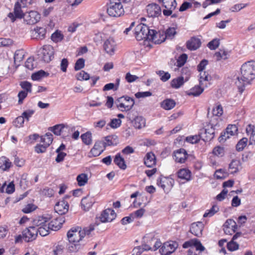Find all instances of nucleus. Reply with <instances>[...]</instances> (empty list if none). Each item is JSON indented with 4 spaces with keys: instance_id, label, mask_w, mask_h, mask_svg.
<instances>
[{
    "instance_id": "nucleus-1",
    "label": "nucleus",
    "mask_w": 255,
    "mask_h": 255,
    "mask_svg": "<svg viewBox=\"0 0 255 255\" xmlns=\"http://www.w3.org/2000/svg\"><path fill=\"white\" fill-rule=\"evenodd\" d=\"M254 79H255V62L249 61L242 65L241 76L237 77L235 84L240 92H242L245 85L250 84Z\"/></svg>"
},
{
    "instance_id": "nucleus-2",
    "label": "nucleus",
    "mask_w": 255,
    "mask_h": 255,
    "mask_svg": "<svg viewBox=\"0 0 255 255\" xmlns=\"http://www.w3.org/2000/svg\"><path fill=\"white\" fill-rule=\"evenodd\" d=\"M34 3V0H17L15 2L13 12H9L7 16L11 22H14L16 17H21L22 14V8L28 7Z\"/></svg>"
},
{
    "instance_id": "nucleus-3",
    "label": "nucleus",
    "mask_w": 255,
    "mask_h": 255,
    "mask_svg": "<svg viewBox=\"0 0 255 255\" xmlns=\"http://www.w3.org/2000/svg\"><path fill=\"white\" fill-rule=\"evenodd\" d=\"M184 249L190 248L188 251V255H200L201 252L205 250L200 242L197 239H192L185 242L183 245Z\"/></svg>"
},
{
    "instance_id": "nucleus-4",
    "label": "nucleus",
    "mask_w": 255,
    "mask_h": 255,
    "mask_svg": "<svg viewBox=\"0 0 255 255\" xmlns=\"http://www.w3.org/2000/svg\"><path fill=\"white\" fill-rule=\"evenodd\" d=\"M48 219H50V218L42 216L33 221L34 225L38 229L37 233H39L41 236L44 237L48 235L49 230H51L48 223Z\"/></svg>"
},
{
    "instance_id": "nucleus-5",
    "label": "nucleus",
    "mask_w": 255,
    "mask_h": 255,
    "mask_svg": "<svg viewBox=\"0 0 255 255\" xmlns=\"http://www.w3.org/2000/svg\"><path fill=\"white\" fill-rule=\"evenodd\" d=\"M107 11L110 16L113 17L120 16L125 12L122 2L119 0H110Z\"/></svg>"
},
{
    "instance_id": "nucleus-6",
    "label": "nucleus",
    "mask_w": 255,
    "mask_h": 255,
    "mask_svg": "<svg viewBox=\"0 0 255 255\" xmlns=\"http://www.w3.org/2000/svg\"><path fill=\"white\" fill-rule=\"evenodd\" d=\"M212 113L213 115V117L211 118L209 123V125L211 126V129H210V131H208V134H210L211 135H212V138H213L214 136L215 130L217 129V128L219 127L218 118H215L214 116L219 117L222 116L223 113V110L221 105H216V106L212 110Z\"/></svg>"
},
{
    "instance_id": "nucleus-7",
    "label": "nucleus",
    "mask_w": 255,
    "mask_h": 255,
    "mask_svg": "<svg viewBox=\"0 0 255 255\" xmlns=\"http://www.w3.org/2000/svg\"><path fill=\"white\" fill-rule=\"evenodd\" d=\"M117 108L122 112L130 110L134 105L133 98L128 96H124L118 98L116 101Z\"/></svg>"
},
{
    "instance_id": "nucleus-8",
    "label": "nucleus",
    "mask_w": 255,
    "mask_h": 255,
    "mask_svg": "<svg viewBox=\"0 0 255 255\" xmlns=\"http://www.w3.org/2000/svg\"><path fill=\"white\" fill-rule=\"evenodd\" d=\"M40 14L35 10H30L24 13L22 11V16L16 17V19L23 18L24 21L27 24H34L40 19Z\"/></svg>"
},
{
    "instance_id": "nucleus-9",
    "label": "nucleus",
    "mask_w": 255,
    "mask_h": 255,
    "mask_svg": "<svg viewBox=\"0 0 255 255\" xmlns=\"http://www.w3.org/2000/svg\"><path fill=\"white\" fill-rule=\"evenodd\" d=\"M83 233L81 228L79 227H73L67 233V237L69 243H79L83 238Z\"/></svg>"
},
{
    "instance_id": "nucleus-10",
    "label": "nucleus",
    "mask_w": 255,
    "mask_h": 255,
    "mask_svg": "<svg viewBox=\"0 0 255 255\" xmlns=\"http://www.w3.org/2000/svg\"><path fill=\"white\" fill-rule=\"evenodd\" d=\"M174 184V180L171 177L161 176L157 179V185L166 193L170 191Z\"/></svg>"
},
{
    "instance_id": "nucleus-11",
    "label": "nucleus",
    "mask_w": 255,
    "mask_h": 255,
    "mask_svg": "<svg viewBox=\"0 0 255 255\" xmlns=\"http://www.w3.org/2000/svg\"><path fill=\"white\" fill-rule=\"evenodd\" d=\"M152 29H149L147 25L144 24L138 25L135 28V37L137 40L148 39Z\"/></svg>"
},
{
    "instance_id": "nucleus-12",
    "label": "nucleus",
    "mask_w": 255,
    "mask_h": 255,
    "mask_svg": "<svg viewBox=\"0 0 255 255\" xmlns=\"http://www.w3.org/2000/svg\"><path fill=\"white\" fill-rule=\"evenodd\" d=\"M41 58L46 63L50 62L54 58V49L50 45H44L41 48Z\"/></svg>"
},
{
    "instance_id": "nucleus-13",
    "label": "nucleus",
    "mask_w": 255,
    "mask_h": 255,
    "mask_svg": "<svg viewBox=\"0 0 255 255\" xmlns=\"http://www.w3.org/2000/svg\"><path fill=\"white\" fill-rule=\"evenodd\" d=\"M178 246L177 242L170 241L164 243L160 249L159 251L162 255H168L173 253Z\"/></svg>"
},
{
    "instance_id": "nucleus-14",
    "label": "nucleus",
    "mask_w": 255,
    "mask_h": 255,
    "mask_svg": "<svg viewBox=\"0 0 255 255\" xmlns=\"http://www.w3.org/2000/svg\"><path fill=\"white\" fill-rule=\"evenodd\" d=\"M116 216L113 209L108 208L102 212L98 218L102 223L111 222L116 218Z\"/></svg>"
},
{
    "instance_id": "nucleus-15",
    "label": "nucleus",
    "mask_w": 255,
    "mask_h": 255,
    "mask_svg": "<svg viewBox=\"0 0 255 255\" xmlns=\"http://www.w3.org/2000/svg\"><path fill=\"white\" fill-rule=\"evenodd\" d=\"M37 230L35 226H30L25 229L23 231V240L26 242L35 240L37 235Z\"/></svg>"
},
{
    "instance_id": "nucleus-16",
    "label": "nucleus",
    "mask_w": 255,
    "mask_h": 255,
    "mask_svg": "<svg viewBox=\"0 0 255 255\" xmlns=\"http://www.w3.org/2000/svg\"><path fill=\"white\" fill-rule=\"evenodd\" d=\"M166 39V37H164V31H156L155 30H151L148 39L149 41L155 44H160L164 42Z\"/></svg>"
},
{
    "instance_id": "nucleus-17",
    "label": "nucleus",
    "mask_w": 255,
    "mask_h": 255,
    "mask_svg": "<svg viewBox=\"0 0 255 255\" xmlns=\"http://www.w3.org/2000/svg\"><path fill=\"white\" fill-rule=\"evenodd\" d=\"M146 12L149 17H158L161 13V10L160 6L154 3H150L146 6Z\"/></svg>"
},
{
    "instance_id": "nucleus-18",
    "label": "nucleus",
    "mask_w": 255,
    "mask_h": 255,
    "mask_svg": "<svg viewBox=\"0 0 255 255\" xmlns=\"http://www.w3.org/2000/svg\"><path fill=\"white\" fill-rule=\"evenodd\" d=\"M207 65V60L204 59L201 61L197 66V69L200 72L199 75V84L201 85H204V83L207 81V75L205 72H203V70L205 68L206 66Z\"/></svg>"
},
{
    "instance_id": "nucleus-19",
    "label": "nucleus",
    "mask_w": 255,
    "mask_h": 255,
    "mask_svg": "<svg viewBox=\"0 0 255 255\" xmlns=\"http://www.w3.org/2000/svg\"><path fill=\"white\" fill-rule=\"evenodd\" d=\"M237 229L236 222L233 219H228L223 225V230L227 235H231L235 233Z\"/></svg>"
},
{
    "instance_id": "nucleus-20",
    "label": "nucleus",
    "mask_w": 255,
    "mask_h": 255,
    "mask_svg": "<svg viewBox=\"0 0 255 255\" xmlns=\"http://www.w3.org/2000/svg\"><path fill=\"white\" fill-rule=\"evenodd\" d=\"M174 159L176 162L184 163L188 158V154L185 149L180 148L174 151Z\"/></svg>"
},
{
    "instance_id": "nucleus-21",
    "label": "nucleus",
    "mask_w": 255,
    "mask_h": 255,
    "mask_svg": "<svg viewBox=\"0 0 255 255\" xmlns=\"http://www.w3.org/2000/svg\"><path fill=\"white\" fill-rule=\"evenodd\" d=\"M69 204L65 200H62L58 202L54 207V210L59 215L65 214L69 210Z\"/></svg>"
},
{
    "instance_id": "nucleus-22",
    "label": "nucleus",
    "mask_w": 255,
    "mask_h": 255,
    "mask_svg": "<svg viewBox=\"0 0 255 255\" xmlns=\"http://www.w3.org/2000/svg\"><path fill=\"white\" fill-rule=\"evenodd\" d=\"M49 220L48 219V225H49V227L51 228V230L53 231L59 230L65 222L64 218L61 216H59L52 219L50 222Z\"/></svg>"
},
{
    "instance_id": "nucleus-23",
    "label": "nucleus",
    "mask_w": 255,
    "mask_h": 255,
    "mask_svg": "<svg viewBox=\"0 0 255 255\" xmlns=\"http://www.w3.org/2000/svg\"><path fill=\"white\" fill-rule=\"evenodd\" d=\"M204 224L201 222L192 223L190 228V232L194 236L200 237L202 235Z\"/></svg>"
},
{
    "instance_id": "nucleus-24",
    "label": "nucleus",
    "mask_w": 255,
    "mask_h": 255,
    "mask_svg": "<svg viewBox=\"0 0 255 255\" xmlns=\"http://www.w3.org/2000/svg\"><path fill=\"white\" fill-rule=\"evenodd\" d=\"M207 129L206 128H202L200 129V132L198 134L194 135H190L186 137L185 140L192 144H194L198 142L201 139L205 141L203 133L206 135Z\"/></svg>"
},
{
    "instance_id": "nucleus-25",
    "label": "nucleus",
    "mask_w": 255,
    "mask_h": 255,
    "mask_svg": "<svg viewBox=\"0 0 255 255\" xmlns=\"http://www.w3.org/2000/svg\"><path fill=\"white\" fill-rule=\"evenodd\" d=\"M103 46L106 53L113 55L116 50V44L113 38H109L105 41Z\"/></svg>"
},
{
    "instance_id": "nucleus-26",
    "label": "nucleus",
    "mask_w": 255,
    "mask_h": 255,
    "mask_svg": "<svg viewBox=\"0 0 255 255\" xmlns=\"http://www.w3.org/2000/svg\"><path fill=\"white\" fill-rule=\"evenodd\" d=\"M201 44L200 39L192 37L186 42V47L190 50H195L200 47Z\"/></svg>"
},
{
    "instance_id": "nucleus-27",
    "label": "nucleus",
    "mask_w": 255,
    "mask_h": 255,
    "mask_svg": "<svg viewBox=\"0 0 255 255\" xmlns=\"http://www.w3.org/2000/svg\"><path fill=\"white\" fill-rule=\"evenodd\" d=\"M156 159L155 154L152 152H147L144 158V163L147 167H153L155 165Z\"/></svg>"
},
{
    "instance_id": "nucleus-28",
    "label": "nucleus",
    "mask_w": 255,
    "mask_h": 255,
    "mask_svg": "<svg viewBox=\"0 0 255 255\" xmlns=\"http://www.w3.org/2000/svg\"><path fill=\"white\" fill-rule=\"evenodd\" d=\"M177 176L181 180L187 182L191 180V172L186 168L180 169L177 172Z\"/></svg>"
},
{
    "instance_id": "nucleus-29",
    "label": "nucleus",
    "mask_w": 255,
    "mask_h": 255,
    "mask_svg": "<svg viewBox=\"0 0 255 255\" xmlns=\"http://www.w3.org/2000/svg\"><path fill=\"white\" fill-rule=\"evenodd\" d=\"M46 30L43 27H36L33 32V36L37 39H43L45 37Z\"/></svg>"
},
{
    "instance_id": "nucleus-30",
    "label": "nucleus",
    "mask_w": 255,
    "mask_h": 255,
    "mask_svg": "<svg viewBox=\"0 0 255 255\" xmlns=\"http://www.w3.org/2000/svg\"><path fill=\"white\" fill-rule=\"evenodd\" d=\"M94 201L93 198L88 195L86 197L83 198L81 200L82 207L85 211H88L93 206Z\"/></svg>"
},
{
    "instance_id": "nucleus-31",
    "label": "nucleus",
    "mask_w": 255,
    "mask_h": 255,
    "mask_svg": "<svg viewBox=\"0 0 255 255\" xmlns=\"http://www.w3.org/2000/svg\"><path fill=\"white\" fill-rule=\"evenodd\" d=\"M242 168L240 160L233 159L229 165V169L231 174L238 172Z\"/></svg>"
},
{
    "instance_id": "nucleus-32",
    "label": "nucleus",
    "mask_w": 255,
    "mask_h": 255,
    "mask_svg": "<svg viewBox=\"0 0 255 255\" xmlns=\"http://www.w3.org/2000/svg\"><path fill=\"white\" fill-rule=\"evenodd\" d=\"M11 166L12 162L8 158L5 156L0 157V169L2 171H8Z\"/></svg>"
},
{
    "instance_id": "nucleus-33",
    "label": "nucleus",
    "mask_w": 255,
    "mask_h": 255,
    "mask_svg": "<svg viewBox=\"0 0 255 255\" xmlns=\"http://www.w3.org/2000/svg\"><path fill=\"white\" fill-rule=\"evenodd\" d=\"M175 101L171 99H166L160 103V107L165 110H170L175 107Z\"/></svg>"
},
{
    "instance_id": "nucleus-34",
    "label": "nucleus",
    "mask_w": 255,
    "mask_h": 255,
    "mask_svg": "<svg viewBox=\"0 0 255 255\" xmlns=\"http://www.w3.org/2000/svg\"><path fill=\"white\" fill-rule=\"evenodd\" d=\"M119 143L118 137L115 135H110L105 137L104 146H115Z\"/></svg>"
},
{
    "instance_id": "nucleus-35",
    "label": "nucleus",
    "mask_w": 255,
    "mask_h": 255,
    "mask_svg": "<svg viewBox=\"0 0 255 255\" xmlns=\"http://www.w3.org/2000/svg\"><path fill=\"white\" fill-rule=\"evenodd\" d=\"M114 163L117 165L120 169L125 170L127 168V165L125 160L122 157L120 153H117L114 159Z\"/></svg>"
},
{
    "instance_id": "nucleus-36",
    "label": "nucleus",
    "mask_w": 255,
    "mask_h": 255,
    "mask_svg": "<svg viewBox=\"0 0 255 255\" xmlns=\"http://www.w3.org/2000/svg\"><path fill=\"white\" fill-rule=\"evenodd\" d=\"M228 58V53L224 49H220L213 55V58L216 61L226 60Z\"/></svg>"
},
{
    "instance_id": "nucleus-37",
    "label": "nucleus",
    "mask_w": 255,
    "mask_h": 255,
    "mask_svg": "<svg viewBox=\"0 0 255 255\" xmlns=\"http://www.w3.org/2000/svg\"><path fill=\"white\" fill-rule=\"evenodd\" d=\"M145 119L141 116H137L133 121V125L137 129H140L145 127Z\"/></svg>"
},
{
    "instance_id": "nucleus-38",
    "label": "nucleus",
    "mask_w": 255,
    "mask_h": 255,
    "mask_svg": "<svg viewBox=\"0 0 255 255\" xmlns=\"http://www.w3.org/2000/svg\"><path fill=\"white\" fill-rule=\"evenodd\" d=\"M246 132L250 135V142L251 144L255 143V126L249 125L246 128Z\"/></svg>"
},
{
    "instance_id": "nucleus-39",
    "label": "nucleus",
    "mask_w": 255,
    "mask_h": 255,
    "mask_svg": "<svg viewBox=\"0 0 255 255\" xmlns=\"http://www.w3.org/2000/svg\"><path fill=\"white\" fill-rule=\"evenodd\" d=\"M24 57V51L22 49L17 50L14 55V61L15 64L19 65Z\"/></svg>"
},
{
    "instance_id": "nucleus-40",
    "label": "nucleus",
    "mask_w": 255,
    "mask_h": 255,
    "mask_svg": "<svg viewBox=\"0 0 255 255\" xmlns=\"http://www.w3.org/2000/svg\"><path fill=\"white\" fill-rule=\"evenodd\" d=\"M53 140V138L52 133L47 132L45 135L41 136L40 141L48 147L52 143Z\"/></svg>"
},
{
    "instance_id": "nucleus-41",
    "label": "nucleus",
    "mask_w": 255,
    "mask_h": 255,
    "mask_svg": "<svg viewBox=\"0 0 255 255\" xmlns=\"http://www.w3.org/2000/svg\"><path fill=\"white\" fill-rule=\"evenodd\" d=\"M184 83V78L182 76L173 79L170 82L171 87L174 89H178Z\"/></svg>"
},
{
    "instance_id": "nucleus-42",
    "label": "nucleus",
    "mask_w": 255,
    "mask_h": 255,
    "mask_svg": "<svg viewBox=\"0 0 255 255\" xmlns=\"http://www.w3.org/2000/svg\"><path fill=\"white\" fill-rule=\"evenodd\" d=\"M202 85L195 86L191 88L188 92L187 95L189 96H198L200 95L203 91V89L201 87Z\"/></svg>"
},
{
    "instance_id": "nucleus-43",
    "label": "nucleus",
    "mask_w": 255,
    "mask_h": 255,
    "mask_svg": "<svg viewBox=\"0 0 255 255\" xmlns=\"http://www.w3.org/2000/svg\"><path fill=\"white\" fill-rule=\"evenodd\" d=\"M103 149L98 144H95L94 147L91 149L90 154L92 156L96 157L100 155L103 152Z\"/></svg>"
},
{
    "instance_id": "nucleus-44",
    "label": "nucleus",
    "mask_w": 255,
    "mask_h": 255,
    "mask_svg": "<svg viewBox=\"0 0 255 255\" xmlns=\"http://www.w3.org/2000/svg\"><path fill=\"white\" fill-rule=\"evenodd\" d=\"M76 180L78 182V185L79 186H82L87 183L88 178L86 174L81 173L77 176Z\"/></svg>"
},
{
    "instance_id": "nucleus-45",
    "label": "nucleus",
    "mask_w": 255,
    "mask_h": 255,
    "mask_svg": "<svg viewBox=\"0 0 255 255\" xmlns=\"http://www.w3.org/2000/svg\"><path fill=\"white\" fill-rule=\"evenodd\" d=\"M176 33V28L175 27H169L164 32V37H166V39H172L174 38Z\"/></svg>"
},
{
    "instance_id": "nucleus-46",
    "label": "nucleus",
    "mask_w": 255,
    "mask_h": 255,
    "mask_svg": "<svg viewBox=\"0 0 255 255\" xmlns=\"http://www.w3.org/2000/svg\"><path fill=\"white\" fill-rule=\"evenodd\" d=\"M188 56L185 53H183L180 55L176 60V66L178 67H181L183 66L187 62Z\"/></svg>"
},
{
    "instance_id": "nucleus-47",
    "label": "nucleus",
    "mask_w": 255,
    "mask_h": 255,
    "mask_svg": "<svg viewBox=\"0 0 255 255\" xmlns=\"http://www.w3.org/2000/svg\"><path fill=\"white\" fill-rule=\"evenodd\" d=\"M81 138L82 141L87 145L92 143V134L90 131H87L81 135Z\"/></svg>"
},
{
    "instance_id": "nucleus-48",
    "label": "nucleus",
    "mask_w": 255,
    "mask_h": 255,
    "mask_svg": "<svg viewBox=\"0 0 255 255\" xmlns=\"http://www.w3.org/2000/svg\"><path fill=\"white\" fill-rule=\"evenodd\" d=\"M19 85L23 89V91H25L27 93H31L32 92V84L27 81H22L20 83Z\"/></svg>"
},
{
    "instance_id": "nucleus-49",
    "label": "nucleus",
    "mask_w": 255,
    "mask_h": 255,
    "mask_svg": "<svg viewBox=\"0 0 255 255\" xmlns=\"http://www.w3.org/2000/svg\"><path fill=\"white\" fill-rule=\"evenodd\" d=\"M64 36L60 31L56 30L52 34L51 36V40L54 42L57 43L61 41L63 39Z\"/></svg>"
},
{
    "instance_id": "nucleus-50",
    "label": "nucleus",
    "mask_w": 255,
    "mask_h": 255,
    "mask_svg": "<svg viewBox=\"0 0 255 255\" xmlns=\"http://www.w3.org/2000/svg\"><path fill=\"white\" fill-rule=\"evenodd\" d=\"M64 128L63 124L56 125L49 128V129L52 131L55 135H60L61 134L62 129Z\"/></svg>"
},
{
    "instance_id": "nucleus-51",
    "label": "nucleus",
    "mask_w": 255,
    "mask_h": 255,
    "mask_svg": "<svg viewBox=\"0 0 255 255\" xmlns=\"http://www.w3.org/2000/svg\"><path fill=\"white\" fill-rule=\"evenodd\" d=\"M238 128L235 125H229L226 129V134H228L230 136L237 134Z\"/></svg>"
},
{
    "instance_id": "nucleus-52",
    "label": "nucleus",
    "mask_w": 255,
    "mask_h": 255,
    "mask_svg": "<svg viewBox=\"0 0 255 255\" xmlns=\"http://www.w3.org/2000/svg\"><path fill=\"white\" fill-rule=\"evenodd\" d=\"M96 226V224H91L88 227L84 228L83 229H81L82 232L83 233V237L84 238L86 236H90L92 235V233L95 230V227Z\"/></svg>"
},
{
    "instance_id": "nucleus-53",
    "label": "nucleus",
    "mask_w": 255,
    "mask_h": 255,
    "mask_svg": "<svg viewBox=\"0 0 255 255\" xmlns=\"http://www.w3.org/2000/svg\"><path fill=\"white\" fill-rule=\"evenodd\" d=\"M24 123V119L22 115L17 117L13 122V126L18 128L23 127Z\"/></svg>"
},
{
    "instance_id": "nucleus-54",
    "label": "nucleus",
    "mask_w": 255,
    "mask_h": 255,
    "mask_svg": "<svg viewBox=\"0 0 255 255\" xmlns=\"http://www.w3.org/2000/svg\"><path fill=\"white\" fill-rule=\"evenodd\" d=\"M248 139L246 137L242 138L237 143L236 149L238 151H242L247 145Z\"/></svg>"
},
{
    "instance_id": "nucleus-55",
    "label": "nucleus",
    "mask_w": 255,
    "mask_h": 255,
    "mask_svg": "<svg viewBox=\"0 0 255 255\" xmlns=\"http://www.w3.org/2000/svg\"><path fill=\"white\" fill-rule=\"evenodd\" d=\"M220 43L219 39L214 38L210 42H208V48L211 50H215L219 47Z\"/></svg>"
},
{
    "instance_id": "nucleus-56",
    "label": "nucleus",
    "mask_w": 255,
    "mask_h": 255,
    "mask_svg": "<svg viewBox=\"0 0 255 255\" xmlns=\"http://www.w3.org/2000/svg\"><path fill=\"white\" fill-rule=\"evenodd\" d=\"M76 78L78 80H88L90 79V75L84 71H81L76 75Z\"/></svg>"
},
{
    "instance_id": "nucleus-57",
    "label": "nucleus",
    "mask_w": 255,
    "mask_h": 255,
    "mask_svg": "<svg viewBox=\"0 0 255 255\" xmlns=\"http://www.w3.org/2000/svg\"><path fill=\"white\" fill-rule=\"evenodd\" d=\"M214 175L217 179H223L228 176V173L225 169H220L216 170Z\"/></svg>"
},
{
    "instance_id": "nucleus-58",
    "label": "nucleus",
    "mask_w": 255,
    "mask_h": 255,
    "mask_svg": "<svg viewBox=\"0 0 255 255\" xmlns=\"http://www.w3.org/2000/svg\"><path fill=\"white\" fill-rule=\"evenodd\" d=\"M46 75V72L43 70H40L32 74L31 79L33 80H39Z\"/></svg>"
},
{
    "instance_id": "nucleus-59",
    "label": "nucleus",
    "mask_w": 255,
    "mask_h": 255,
    "mask_svg": "<svg viewBox=\"0 0 255 255\" xmlns=\"http://www.w3.org/2000/svg\"><path fill=\"white\" fill-rule=\"evenodd\" d=\"M25 66L29 70H33L36 66L33 58H28L25 63Z\"/></svg>"
},
{
    "instance_id": "nucleus-60",
    "label": "nucleus",
    "mask_w": 255,
    "mask_h": 255,
    "mask_svg": "<svg viewBox=\"0 0 255 255\" xmlns=\"http://www.w3.org/2000/svg\"><path fill=\"white\" fill-rule=\"evenodd\" d=\"M122 121L120 119H113L108 124V126L112 128H117L120 127Z\"/></svg>"
},
{
    "instance_id": "nucleus-61",
    "label": "nucleus",
    "mask_w": 255,
    "mask_h": 255,
    "mask_svg": "<svg viewBox=\"0 0 255 255\" xmlns=\"http://www.w3.org/2000/svg\"><path fill=\"white\" fill-rule=\"evenodd\" d=\"M80 244L79 243H69L68 250L70 252H76L80 248Z\"/></svg>"
},
{
    "instance_id": "nucleus-62",
    "label": "nucleus",
    "mask_w": 255,
    "mask_h": 255,
    "mask_svg": "<svg viewBox=\"0 0 255 255\" xmlns=\"http://www.w3.org/2000/svg\"><path fill=\"white\" fill-rule=\"evenodd\" d=\"M160 77V80L163 82H166L170 78V74L168 72L163 71H159L157 73Z\"/></svg>"
},
{
    "instance_id": "nucleus-63",
    "label": "nucleus",
    "mask_w": 255,
    "mask_h": 255,
    "mask_svg": "<svg viewBox=\"0 0 255 255\" xmlns=\"http://www.w3.org/2000/svg\"><path fill=\"white\" fill-rule=\"evenodd\" d=\"M34 113V110L32 109H28L24 111L22 113L21 115L24 119H25L27 121H29V118L32 116Z\"/></svg>"
},
{
    "instance_id": "nucleus-64",
    "label": "nucleus",
    "mask_w": 255,
    "mask_h": 255,
    "mask_svg": "<svg viewBox=\"0 0 255 255\" xmlns=\"http://www.w3.org/2000/svg\"><path fill=\"white\" fill-rule=\"evenodd\" d=\"M84 66L85 60L83 58H79L76 62L74 69L76 71H78L84 68Z\"/></svg>"
}]
</instances>
